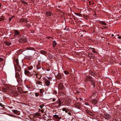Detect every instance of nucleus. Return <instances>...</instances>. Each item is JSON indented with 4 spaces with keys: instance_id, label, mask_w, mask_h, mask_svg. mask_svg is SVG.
<instances>
[{
    "instance_id": "1",
    "label": "nucleus",
    "mask_w": 121,
    "mask_h": 121,
    "mask_svg": "<svg viewBox=\"0 0 121 121\" xmlns=\"http://www.w3.org/2000/svg\"><path fill=\"white\" fill-rule=\"evenodd\" d=\"M26 35H25L23 37L19 40V42L21 43H23L27 41L26 38L25 37Z\"/></svg>"
},
{
    "instance_id": "2",
    "label": "nucleus",
    "mask_w": 121,
    "mask_h": 121,
    "mask_svg": "<svg viewBox=\"0 0 121 121\" xmlns=\"http://www.w3.org/2000/svg\"><path fill=\"white\" fill-rule=\"evenodd\" d=\"M24 73L26 75L28 76H30V74H32L31 72L28 71L27 69H25Z\"/></svg>"
},
{
    "instance_id": "3",
    "label": "nucleus",
    "mask_w": 121,
    "mask_h": 121,
    "mask_svg": "<svg viewBox=\"0 0 121 121\" xmlns=\"http://www.w3.org/2000/svg\"><path fill=\"white\" fill-rule=\"evenodd\" d=\"M104 116L105 119L107 120L109 119L111 117L109 114L106 113L104 114Z\"/></svg>"
},
{
    "instance_id": "4",
    "label": "nucleus",
    "mask_w": 121,
    "mask_h": 121,
    "mask_svg": "<svg viewBox=\"0 0 121 121\" xmlns=\"http://www.w3.org/2000/svg\"><path fill=\"white\" fill-rule=\"evenodd\" d=\"M44 82L46 85L47 86H49L50 82L49 80L47 79H46L44 80Z\"/></svg>"
},
{
    "instance_id": "5",
    "label": "nucleus",
    "mask_w": 121,
    "mask_h": 121,
    "mask_svg": "<svg viewBox=\"0 0 121 121\" xmlns=\"http://www.w3.org/2000/svg\"><path fill=\"white\" fill-rule=\"evenodd\" d=\"M53 117L57 119V121H60V120L61 118L60 117H59L58 115L56 114L54 115H53Z\"/></svg>"
},
{
    "instance_id": "6",
    "label": "nucleus",
    "mask_w": 121,
    "mask_h": 121,
    "mask_svg": "<svg viewBox=\"0 0 121 121\" xmlns=\"http://www.w3.org/2000/svg\"><path fill=\"white\" fill-rule=\"evenodd\" d=\"M71 102V100L70 99H67L65 102V104L66 105L69 104Z\"/></svg>"
},
{
    "instance_id": "7",
    "label": "nucleus",
    "mask_w": 121,
    "mask_h": 121,
    "mask_svg": "<svg viewBox=\"0 0 121 121\" xmlns=\"http://www.w3.org/2000/svg\"><path fill=\"white\" fill-rule=\"evenodd\" d=\"M58 88L60 89H62L64 88V86L62 84L60 83L59 84L58 86Z\"/></svg>"
},
{
    "instance_id": "8",
    "label": "nucleus",
    "mask_w": 121,
    "mask_h": 121,
    "mask_svg": "<svg viewBox=\"0 0 121 121\" xmlns=\"http://www.w3.org/2000/svg\"><path fill=\"white\" fill-rule=\"evenodd\" d=\"M62 110L63 111H65V112L68 113V111H70V110L69 109H68L67 108H64L62 109Z\"/></svg>"
},
{
    "instance_id": "9",
    "label": "nucleus",
    "mask_w": 121,
    "mask_h": 121,
    "mask_svg": "<svg viewBox=\"0 0 121 121\" xmlns=\"http://www.w3.org/2000/svg\"><path fill=\"white\" fill-rule=\"evenodd\" d=\"M14 31L15 32V35L14 36H17L19 35V33L17 30H14Z\"/></svg>"
},
{
    "instance_id": "10",
    "label": "nucleus",
    "mask_w": 121,
    "mask_h": 121,
    "mask_svg": "<svg viewBox=\"0 0 121 121\" xmlns=\"http://www.w3.org/2000/svg\"><path fill=\"white\" fill-rule=\"evenodd\" d=\"M33 67L32 66H30L27 67V68L25 69H27V70L30 71V70H32L33 69Z\"/></svg>"
},
{
    "instance_id": "11",
    "label": "nucleus",
    "mask_w": 121,
    "mask_h": 121,
    "mask_svg": "<svg viewBox=\"0 0 121 121\" xmlns=\"http://www.w3.org/2000/svg\"><path fill=\"white\" fill-rule=\"evenodd\" d=\"M99 23L104 25H107L106 23L103 21H99Z\"/></svg>"
},
{
    "instance_id": "12",
    "label": "nucleus",
    "mask_w": 121,
    "mask_h": 121,
    "mask_svg": "<svg viewBox=\"0 0 121 121\" xmlns=\"http://www.w3.org/2000/svg\"><path fill=\"white\" fill-rule=\"evenodd\" d=\"M46 14L48 16H50L51 15V13L49 11H47L46 12Z\"/></svg>"
},
{
    "instance_id": "13",
    "label": "nucleus",
    "mask_w": 121,
    "mask_h": 121,
    "mask_svg": "<svg viewBox=\"0 0 121 121\" xmlns=\"http://www.w3.org/2000/svg\"><path fill=\"white\" fill-rule=\"evenodd\" d=\"M91 78L89 76H88L86 77V81H90L91 80Z\"/></svg>"
},
{
    "instance_id": "14",
    "label": "nucleus",
    "mask_w": 121,
    "mask_h": 121,
    "mask_svg": "<svg viewBox=\"0 0 121 121\" xmlns=\"http://www.w3.org/2000/svg\"><path fill=\"white\" fill-rule=\"evenodd\" d=\"M36 83L38 85H41L42 86V82L40 81H37L36 82Z\"/></svg>"
},
{
    "instance_id": "15",
    "label": "nucleus",
    "mask_w": 121,
    "mask_h": 121,
    "mask_svg": "<svg viewBox=\"0 0 121 121\" xmlns=\"http://www.w3.org/2000/svg\"><path fill=\"white\" fill-rule=\"evenodd\" d=\"M57 104H58V105L59 106H62L61 102L60 100H59L58 101V103H57Z\"/></svg>"
},
{
    "instance_id": "16",
    "label": "nucleus",
    "mask_w": 121,
    "mask_h": 121,
    "mask_svg": "<svg viewBox=\"0 0 121 121\" xmlns=\"http://www.w3.org/2000/svg\"><path fill=\"white\" fill-rule=\"evenodd\" d=\"M4 43L5 45L7 46H10L11 45V43H10L8 42H5Z\"/></svg>"
},
{
    "instance_id": "17",
    "label": "nucleus",
    "mask_w": 121,
    "mask_h": 121,
    "mask_svg": "<svg viewBox=\"0 0 121 121\" xmlns=\"http://www.w3.org/2000/svg\"><path fill=\"white\" fill-rule=\"evenodd\" d=\"M98 102V101L96 100V99H94L92 101V103L94 104H95L97 103Z\"/></svg>"
},
{
    "instance_id": "18",
    "label": "nucleus",
    "mask_w": 121,
    "mask_h": 121,
    "mask_svg": "<svg viewBox=\"0 0 121 121\" xmlns=\"http://www.w3.org/2000/svg\"><path fill=\"white\" fill-rule=\"evenodd\" d=\"M16 77L18 78H19L20 77V75L19 73H16L15 74Z\"/></svg>"
},
{
    "instance_id": "19",
    "label": "nucleus",
    "mask_w": 121,
    "mask_h": 121,
    "mask_svg": "<svg viewBox=\"0 0 121 121\" xmlns=\"http://www.w3.org/2000/svg\"><path fill=\"white\" fill-rule=\"evenodd\" d=\"M53 45L54 47H55L56 45V43L55 41H53Z\"/></svg>"
},
{
    "instance_id": "20",
    "label": "nucleus",
    "mask_w": 121,
    "mask_h": 121,
    "mask_svg": "<svg viewBox=\"0 0 121 121\" xmlns=\"http://www.w3.org/2000/svg\"><path fill=\"white\" fill-rule=\"evenodd\" d=\"M8 90V88H7V89L5 88H3V91L5 92H6L7 91V90Z\"/></svg>"
},
{
    "instance_id": "21",
    "label": "nucleus",
    "mask_w": 121,
    "mask_h": 121,
    "mask_svg": "<svg viewBox=\"0 0 121 121\" xmlns=\"http://www.w3.org/2000/svg\"><path fill=\"white\" fill-rule=\"evenodd\" d=\"M40 53L41 54H46V52L43 51H40Z\"/></svg>"
},
{
    "instance_id": "22",
    "label": "nucleus",
    "mask_w": 121,
    "mask_h": 121,
    "mask_svg": "<svg viewBox=\"0 0 121 121\" xmlns=\"http://www.w3.org/2000/svg\"><path fill=\"white\" fill-rule=\"evenodd\" d=\"M16 69L17 70L19 71L21 70V69L19 66H18L17 68H16Z\"/></svg>"
},
{
    "instance_id": "23",
    "label": "nucleus",
    "mask_w": 121,
    "mask_h": 121,
    "mask_svg": "<svg viewBox=\"0 0 121 121\" xmlns=\"http://www.w3.org/2000/svg\"><path fill=\"white\" fill-rule=\"evenodd\" d=\"M64 73L66 74H69V73L66 70L64 71Z\"/></svg>"
},
{
    "instance_id": "24",
    "label": "nucleus",
    "mask_w": 121,
    "mask_h": 121,
    "mask_svg": "<svg viewBox=\"0 0 121 121\" xmlns=\"http://www.w3.org/2000/svg\"><path fill=\"white\" fill-rule=\"evenodd\" d=\"M75 14L76 15H77L78 16L81 17V15L80 14H79L77 13H75Z\"/></svg>"
},
{
    "instance_id": "25",
    "label": "nucleus",
    "mask_w": 121,
    "mask_h": 121,
    "mask_svg": "<svg viewBox=\"0 0 121 121\" xmlns=\"http://www.w3.org/2000/svg\"><path fill=\"white\" fill-rule=\"evenodd\" d=\"M4 20V16H2L0 18V21H3Z\"/></svg>"
},
{
    "instance_id": "26",
    "label": "nucleus",
    "mask_w": 121,
    "mask_h": 121,
    "mask_svg": "<svg viewBox=\"0 0 121 121\" xmlns=\"http://www.w3.org/2000/svg\"><path fill=\"white\" fill-rule=\"evenodd\" d=\"M10 92L12 94H14V91L12 90H10Z\"/></svg>"
},
{
    "instance_id": "27",
    "label": "nucleus",
    "mask_w": 121,
    "mask_h": 121,
    "mask_svg": "<svg viewBox=\"0 0 121 121\" xmlns=\"http://www.w3.org/2000/svg\"><path fill=\"white\" fill-rule=\"evenodd\" d=\"M39 92L40 93H42L44 92V90L42 89H40L39 90Z\"/></svg>"
},
{
    "instance_id": "28",
    "label": "nucleus",
    "mask_w": 121,
    "mask_h": 121,
    "mask_svg": "<svg viewBox=\"0 0 121 121\" xmlns=\"http://www.w3.org/2000/svg\"><path fill=\"white\" fill-rule=\"evenodd\" d=\"M13 112L14 113H16L17 112V110H12Z\"/></svg>"
},
{
    "instance_id": "29",
    "label": "nucleus",
    "mask_w": 121,
    "mask_h": 121,
    "mask_svg": "<svg viewBox=\"0 0 121 121\" xmlns=\"http://www.w3.org/2000/svg\"><path fill=\"white\" fill-rule=\"evenodd\" d=\"M16 62L17 64H19L18 60V59H16Z\"/></svg>"
},
{
    "instance_id": "30",
    "label": "nucleus",
    "mask_w": 121,
    "mask_h": 121,
    "mask_svg": "<svg viewBox=\"0 0 121 121\" xmlns=\"http://www.w3.org/2000/svg\"><path fill=\"white\" fill-rule=\"evenodd\" d=\"M35 95L37 97L39 95V93H35Z\"/></svg>"
},
{
    "instance_id": "31",
    "label": "nucleus",
    "mask_w": 121,
    "mask_h": 121,
    "mask_svg": "<svg viewBox=\"0 0 121 121\" xmlns=\"http://www.w3.org/2000/svg\"><path fill=\"white\" fill-rule=\"evenodd\" d=\"M91 83L92 85H94L95 84V82L94 81H91Z\"/></svg>"
},
{
    "instance_id": "32",
    "label": "nucleus",
    "mask_w": 121,
    "mask_h": 121,
    "mask_svg": "<svg viewBox=\"0 0 121 121\" xmlns=\"http://www.w3.org/2000/svg\"><path fill=\"white\" fill-rule=\"evenodd\" d=\"M117 38H118L119 39H121V36H119L118 35H117Z\"/></svg>"
},
{
    "instance_id": "33",
    "label": "nucleus",
    "mask_w": 121,
    "mask_h": 121,
    "mask_svg": "<svg viewBox=\"0 0 121 121\" xmlns=\"http://www.w3.org/2000/svg\"><path fill=\"white\" fill-rule=\"evenodd\" d=\"M68 113V114H69V115H71V113L69 112H68V113Z\"/></svg>"
},
{
    "instance_id": "34",
    "label": "nucleus",
    "mask_w": 121,
    "mask_h": 121,
    "mask_svg": "<svg viewBox=\"0 0 121 121\" xmlns=\"http://www.w3.org/2000/svg\"><path fill=\"white\" fill-rule=\"evenodd\" d=\"M39 107L41 108H43V106L40 105Z\"/></svg>"
},
{
    "instance_id": "35",
    "label": "nucleus",
    "mask_w": 121,
    "mask_h": 121,
    "mask_svg": "<svg viewBox=\"0 0 121 121\" xmlns=\"http://www.w3.org/2000/svg\"><path fill=\"white\" fill-rule=\"evenodd\" d=\"M12 19V17H10L9 18V20L10 21H11V20Z\"/></svg>"
},
{
    "instance_id": "36",
    "label": "nucleus",
    "mask_w": 121,
    "mask_h": 121,
    "mask_svg": "<svg viewBox=\"0 0 121 121\" xmlns=\"http://www.w3.org/2000/svg\"><path fill=\"white\" fill-rule=\"evenodd\" d=\"M92 52H93V53H96V52L95 51H94V50H92Z\"/></svg>"
},
{
    "instance_id": "37",
    "label": "nucleus",
    "mask_w": 121,
    "mask_h": 121,
    "mask_svg": "<svg viewBox=\"0 0 121 121\" xmlns=\"http://www.w3.org/2000/svg\"><path fill=\"white\" fill-rule=\"evenodd\" d=\"M90 48V49H93V50H94V49H95V48Z\"/></svg>"
},
{
    "instance_id": "38",
    "label": "nucleus",
    "mask_w": 121,
    "mask_h": 121,
    "mask_svg": "<svg viewBox=\"0 0 121 121\" xmlns=\"http://www.w3.org/2000/svg\"><path fill=\"white\" fill-rule=\"evenodd\" d=\"M54 92V93H57V92L56 91H55Z\"/></svg>"
},
{
    "instance_id": "39",
    "label": "nucleus",
    "mask_w": 121,
    "mask_h": 121,
    "mask_svg": "<svg viewBox=\"0 0 121 121\" xmlns=\"http://www.w3.org/2000/svg\"><path fill=\"white\" fill-rule=\"evenodd\" d=\"M14 17V16H12V17H12V18H13V17Z\"/></svg>"
},
{
    "instance_id": "40",
    "label": "nucleus",
    "mask_w": 121,
    "mask_h": 121,
    "mask_svg": "<svg viewBox=\"0 0 121 121\" xmlns=\"http://www.w3.org/2000/svg\"><path fill=\"white\" fill-rule=\"evenodd\" d=\"M111 36H114V35H113V34H112V35H111Z\"/></svg>"
},
{
    "instance_id": "41",
    "label": "nucleus",
    "mask_w": 121,
    "mask_h": 121,
    "mask_svg": "<svg viewBox=\"0 0 121 121\" xmlns=\"http://www.w3.org/2000/svg\"><path fill=\"white\" fill-rule=\"evenodd\" d=\"M37 115H38V116L39 115V113H37Z\"/></svg>"
},
{
    "instance_id": "42",
    "label": "nucleus",
    "mask_w": 121,
    "mask_h": 121,
    "mask_svg": "<svg viewBox=\"0 0 121 121\" xmlns=\"http://www.w3.org/2000/svg\"><path fill=\"white\" fill-rule=\"evenodd\" d=\"M41 110L40 109H39V111H41Z\"/></svg>"
},
{
    "instance_id": "43",
    "label": "nucleus",
    "mask_w": 121,
    "mask_h": 121,
    "mask_svg": "<svg viewBox=\"0 0 121 121\" xmlns=\"http://www.w3.org/2000/svg\"><path fill=\"white\" fill-rule=\"evenodd\" d=\"M82 99H81V98H80V100H82Z\"/></svg>"
},
{
    "instance_id": "44",
    "label": "nucleus",
    "mask_w": 121,
    "mask_h": 121,
    "mask_svg": "<svg viewBox=\"0 0 121 121\" xmlns=\"http://www.w3.org/2000/svg\"><path fill=\"white\" fill-rule=\"evenodd\" d=\"M76 99H77V100H78V99L77 98H76Z\"/></svg>"
},
{
    "instance_id": "45",
    "label": "nucleus",
    "mask_w": 121,
    "mask_h": 121,
    "mask_svg": "<svg viewBox=\"0 0 121 121\" xmlns=\"http://www.w3.org/2000/svg\"><path fill=\"white\" fill-rule=\"evenodd\" d=\"M78 92V93H79V92H78H78Z\"/></svg>"
},
{
    "instance_id": "46",
    "label": "nucleus",
    "mask_w": 121,
    "mask_h": 121,
    "mask_svg": "<svg viewBox=\"0 0 121 121\" xmlns=\"http://www.w3.org/2000/svg\"><path fill=\"white\" fill-rule=\"evenodd\" d=\"M82 35H81V36H82Z\"/></svg>"
},
{
    "instance_id": "47",
    "label": "nucleus",
    "mask_w": 121,
    "mask_h": 121,
    "mask_svg": "<svg viewBox=\"0 0 121 121\" xmlns=\"http://www.w3.org/2000/svg\"><path fill=\"white\" fill-rule=\"evenodd\" d=\"M120 65H121V64Z\"/></svg>"
}]
</instances>
